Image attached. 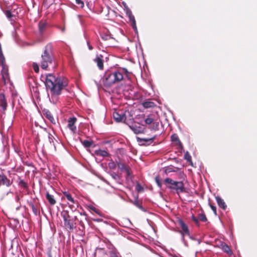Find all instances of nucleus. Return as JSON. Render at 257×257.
<instances>
[{
	"instance_id": "0eeeda50",
	"label": "nucleus",
	"mask_w": 257,
	"mask_h": 257,
	"mask_svg": "<svg viewBox=\"0 0 257 257\" xmlns=\"http://www.w3.org/2000/svg\"><path fill=\"white\" fill-rule=\"evenodd\" d=\"M179 223L182 229V231H179L182 235V240L184 242V244L186 245L184 238V233L188 235L189 234L188 227L187 225L184 223V222L181 219L179 220Z\"/></svg>"
},
{
	"instance_id": "dca6fc26",
	"label": "nucleus",
	"mask_w": 257,
	"mask_h": 257,
	"mask_svg": "<svg viewBox=\"0 0 257 257\" xmlns=\"http://www.w3.org/2000/svg\"><path fill=\"white\" fill-rule=\"evenodd\" d=\"M118 168L122 172L125 173L126 176L130 175L129 169L123 163L120 162L117 163Z\"/></svg>"
},
{
	"instance_id": "c9c22d12",
	"label": "nucleus",
	"mask_w": 257,
	"mask_h": 257,
	"mask_svg": "<svg viewBox=\"0 0 257 257\" xmlns=\"http://www.w3.org/2000/svg\"><path fill=\"white\" fill-rule=\"evenodd\" d=\"M76 3L80 5L81 7H83L84 6V3L81 0H75Z\"/></svg>"
},
{
	"instance_id": "f704fd0d",
	"label": "nucleus",
	"mask_w": 257,
	"mask_h": 257,
	"mask_svg": "<svg viewBox=\"0 0 257 257\" xmlns=\"http://www.w3.org/2000/svg\"><path fill=\"white\" fill-rule=\"evenodd\" d=\"M33 68L34 71L36 73L39 72V66H38L37 63H33Z\"/></svg>"
},
{
	"instance_id": "ea45409f",
	"label": "nucleus",
	"mask_w": 257,
	"mask_h": 257,
	"mask_svg": "<svg viewBox=\"0 0 257 257\" xmlns=\"http://www.w3.org/2000/svg\"><path fill=\"white\" fill-rule=\"evenodd\" d=\"M192 219L194 221V222L196 224H198V219L195 217L194 215H192Z\"/></svg>"
},
{
	"instance_id": "ddd939ff",
	"label": "nucleus",
	"mask_w": 257,
	"mask_h": 257,
	"mask_svg": "<svg viewBox=\"0 0 257 257\" xmlns=\"http://www.w3.org/2000/svg\"><path fill=\"white\" fill-rule=\"evenodd\" d=\"M63 194L64 196L62 197V199H64V197H65L70 202V203H68L69 207L72 208L73 205L76 203L75 200L68 192H63Z\"/></svg>"
},
{
	"instance_id": "6ab92c4d",
	"label": "nucleus",
	"mask_w": 257,
	"mask_h": 257,
	"mask_svg": "<svg viewBox=\"0 0 257 257\" xmlns=\"http://www.w3.org/2000/svg\"><path fill=\"white\" fill-rule=\"evenodd\" d=\"M17 182L18 186L21 188L26 189L28 188L27 183L22 179L20 176H18Z\"/></svg>"
},
{
	"instance_id": "7ed1b4c3",
	"label": "nucleus",
	"mask_w": 257,
	"mask_h": 257,
	"mask_svg": "<svg viewBox=\"0 0 257 257\" xmlns=\"http://www.w3.org/2000/svg\"><path fill=\"white\" fill-rule=\"evenodd\" d=\"M52 45L51 44H49L46 45L45 50H44L43 54H42V60L41 61V67L43 69H46L49 64L52 63L53 58L50 55Z\"/></svg>"
},
{
	"instance_id": "bb28decb",
	"label": "nucleus",
	"mask_w": 257,
	"mask_h": 257,
	"mask_svg": "<svg viewBox=\"0 0 257 257\" xmlns=\"http://www.w3.org/2000/svg\"><path fill=\"white\" fill-rule=\"evenodd\" d=\"M92 144H93V142L92 141H88V140H84L82 142L83 145L85 148H89V147H90L91 146V145H92Z\"/></svg>"
},
{
	"instance_id": "4468645a",
	"label": "nucleus",
	"mask_w": 257,
	"mask_h": 257,
	"mask_svg": "<svg viewBox=\"0 0 257 257\" xmlns=\"http://www.w3.org/2000/svg\"><path fill=\"white\" fill-rule=\"evenodd\" d=\"M2 67V77L4 80V83H6L9 81V73H8V69L5 66V63H4V65H1Z\"/></svg>"
},
{
	"instance_id": "20e7f679",
	"label": "nucleus",
	"mask_w": 257,
	"mask_h": 257,
	"mask_svg": "<svg viewBox=\"0 0 257 257\" xmlns=\"http://www.w3.org/2000/svg\"><path fill=\"white\" fill-rule=\"evenodd\" d=\"M61 216L64 221V226L66 229L71 231L75 227V223L73 218L70 216L68 211L63 210Z\"/></svg>"
},
{
	"instance_id": "37998d69",
	"label": "nucleus",
	"mask_w": 257,
	"mask_h": 257,
	"mask_svg": "<svg viewBox=\"0 0 257 257\" xmlns=\"http://www.w3.org/2000/svg\"><path fill=\"white\" fill-rule=\"evenodd\" d=\"M87 44L89 50H92L93 49V47L90 44V43L88 41L87 42Z\"/></svg>"
},
{
	"instance_id": "2f4dec72",
	"label": "nucleus",
	"mask_w": 257,
	"mask_h": 257,
	"mask_svg": "<svg viewBox=\"0 0 257 257\" xmlns=\"http://www.w3.org/2000/svg\"><path fill=\"white\" fill-rule=\"evenodd\" d=\"M108 166L109 168L112 169H114L116 167L115 163L112 161H111V162L108 163Z\"/></svg>"
},
{
	"instance_id": "423d86ee",
	"label": "nucleus",
	"mask_w": 257,
	"mask_h": 257,
	"mask_svg": "<svg viewBox=\"0 0 257 257\" xmlns=\"http://www.w3.org/2000/svg\"><path fill=\"white\" fill-rule=\"evenodd\" d=\"M124 11L125 12L126 16L128 17L130 21L131 22V25L135 32H137V28L136 25V22L135 20V17L132 14V11L131 10L127 7V6L124 5Z\"/></svg>"
},
{
	"instance_id": "5701e85b",
	"label": "nucleus",
	"mask_w": 257,
	"mask_h": 257,
	"mask_svg": "<svg viewBox=\"0 0 257 257\" xmlns=\"http://www.w3.org/2000/svg\"><path fill=\"white\" fill-rule=\"evenodd\" d=\"M171 139L172 142L175 143L176 145L179 147H182V144L180 141L178 136L177 134H174L171 137Z\"/></svg>"
},
{
	"instance_id": "c756f323",
	"label": "nucleus",
	"mask_w": 257,
	"mask_h": 257,
	"mask_svg": "<svg viewBox=\"0 0 257 257\" xmlns=\"http://www.w3.org/2000/svg\"><path fill=\"white\" fill-rule=\"evenodd\" d=\"M101 38L104 40H108L112 38L109 34H103L101 36Z\"/></svg>"
},
{
	"instance_id": "2eb2a0df",
	"label": "nucleus",
	"mask_w": 257,
	"mask_h": 257,
	"mask_svg": "<svg viewBox=\"0 0 257 257\" xmlns=\"http://www.w3.org/2000/svg\"><path fill=\"white\" fill-rule=\"evenodd\" d=\"M94 61L96 63L99 69L102 70L103 69V56L101 55H97Z\"/></svg>"
},
{
	"instance_id": "de8ad7c7",
	"label": "nucleus",
	"mask_w": 257,
	"mask_h": 257,
	"mask_svg": "<svg viewBox=\"0 0 257 257\" xmlns=\"http://www.w3.org/2000/svg\"><path fill=\"white\" fill-rule=\"evenodd\" d=\"M9 193L13 194V192H12V191H9V192H7V195H8Z\"/></svg>"
},
{
	"instance_id": "b1692460",
	"label": "nucleus",
	"mask_w": 257,
	"mask_h": 257,
	"mask_svg": "<svg viewBox=\"0 0 257 257\" xmlns=\"http://www.w3.org/2000/svg\"><path fill=\"white\" fill-rule=\"evenodd\" d=\"M221 249L224 252H226L229 255L232 254V251L230 249L229 246L226 244H222Z\"/></svg>"
},
{
	"instance_id": "e433bc0d",
	"label": "nucleus",
	"mask_w": 257,
	"mask_h": 257,
	"mask_svg": "<svg viewBox=\"0 0 257 257\" xmlns=\"http://www.w3.org/2000/svg\"><path fill=\"white\" fill-rule=\"evenodd\" d=\"M156 182L157 183V185L159 187H161V186H162L161 182L160 181V180H159V179L158 177L156 178Z\"/></svg>"
},
{
	"instance_id": "c85d7f7f",
	"label": "nucleus",
	"mask_w": 257,
	"mask_h": 257,
	"mask_svg": "<svg viewBox=\"0 0 257 257\" xmlns=\"http://www.w3.org/2000/svg\"><path fill=\"white\" fill-rule=\"evenodd\" d=\"M46 27V24L44 22H40L39 24V29L41 33H42Z\"/></svg>"
},
{
	"instance_id": "79ce46f5",
	"label": "nucleus",
	"mask_w": 257,
	"mask_h": 257,
	"mask_svg": "<svg viewBox=\"0 0 257 257\" xmlns=\"http://www.w3.org/2000/svg\"><path fill=\"white\" fill-rule=\"evenodd\" d=\"M173 171L171 168H167L165 169L166 173H170Z\"/></svg>"
},
{
	"instance_id": "aec40b11",
	"label": "nucleus",
	"mask_w": 257,
	"mask_h": 257,
	"mask_svg": "<svg viewBox=\"0 0 257 257\" xmlns=\"http://www.w3.org/2000/svg\"><path fill=\"white\" fill-rule=\"evenodd\" d=\"M46 198L47 200L48 201L49 203L51 205H54L56 204V201L54 198L53 195H51L49 192H47L46 193Z\"/></svg>"
},
{
	"instance_id": "39448f33",
	"label": "nucleus",
	"mask_w": 257,
	"mask_h": 257,
	"mask_svg": "<svg viewBox=\"0 0 257 257\" xmlns=\"http://www.w3.org/2000/svg\"><path fill=\"white\" fill-rule=\"evenodd\" d=\"M129 127L135 134H144L145 132L146 128L144 125L136 121L127 123Z\"/></svg>"
},
{
	"instance_id": "393cba45",
	"label": "nucleus",
	"mask_w": 257,
	"mask_h": 257,
	"mask_svg": "<svg viewBox=\"0 0 257 257\" xmlns=\"http://www.w3.org/2000/svg\"><path fill=\"white\" fill-rule=\"evenodd\" d=\"M143 105L145 108H150L154 107L155 104L153 102L150 101H146L143 103Z\"/></svg>"
},
{
	"instance_id": "1a4fd4ad",
	"label": "nucleus",
	"mask_w": 257,
	"mask_h": 257,
	"mask_svg": "<svg viewBox=\"0 0 257 257\" xmlns=\"http://www.w3.org/2000/svg\"><path fill=\"white\" fill-rule=\"evenodd\" d=\"M113 117L115 120L117 122H123L127 124V122L126 121V116L125 114L122 112L119 113L117 111H114L113 113Z\"/></svg>"
},
{
	"instance_id": "412c9836",
	"label": "nucleus",
	"mask_w": 257,
	"mask_h": 257,
	"mask_svg": "<svg viewBox=\"0 0 257 257\" xmlns=\"http://www.w3.org/2000/svg\"><path fill=\"white\" fill-rule=\"evenodd\" d=\"M95 154L97 156L107 157L109 156V153L105 150L98 149L94 152Z\"/></svg>"
},
{
	"instance_id": "473e14b6",
	"label": "nucleus",
	"mask_w": 257,
	"mask_h": 257,
	"mask_svg": "<svg viewBox=\"0 0 257 257\" xmlns=\"http://www.w3.org/2000/svg\"><path fill=\"white\" fill-rule=\"evenodd\" d=\"M6 17L9 19H11L12 17H13V15L12 14V12L10 11L7 10L5 13Z\"/></svg>"
},
{
	"instance_id": "a19ab883",
	"label": "nucleus",
	"mask_w": 257,
	"mask_h": 257,
	"mask_svg": "<svg viewBox=\"0 0 257 257\" xmlns=\"http://www.w3.org/2000/svg\"><path fill=\"white\" fill-rule=\"evenodd\" d=\"M31 206L33 211L35 214H36L37 212V209L35 208V206L33 204H32Z\"/></svg>"
},
{
	"instance_id": "6e6552de",
	"label": "nucleus",
	"mask_w": 257,
	"mask_h": 257,
	"mask_svg": "<svg viewBox=\"0 0 257 257\" xmlns=\"http://www.w3.org/2000/svg\"><path fill=\"white\" fill-rule=\"evenodd\" d=\"M7 102L4 93H0V112L5 114L7 108Z\"/></svg>"
},
{
	"instance_id": "a18cd8bd",
	"label": "nucleus",
	"mask_w": 257,
	"mask_h": 257,
	"mask_svg": "<svg viewBox=\"0 0 257 257\" xmlns=\"http://www.w3.org/2000/svg\"><path fill=\"white\" fill-rule=\"evenodd\" d=\"M15 199H16V201L17 202H19L20 198H19V196L17 195V196H16V198H15Z\"/></svg>"
},
{
	"instance_id": "9d476101",
	"label": "nucleus",
	"mask_w": 257,
	"mask_h": 257,
	"mask_svg": "<svg viewBox=\"0 0 257 257\" xmlns=\"http://www.w3.org/2000/svg\"><path fill=\"white\" fill-rule=\"evenodd\" d=\"M77 121V119L75 117H70L68 119L67 127L73 133L75 134L76 132V126L75 124Z\"/></svg>"
},
{
	"instance_id": "a211bd4d",
	"label": "nucleus",
	"mask_w": 257,
	"mask_h": 257,
	"mask_svg": "<svg viewBox=\"0 0 257 257\" xmlns=\"http://www.w3.org/2000/svg\"><path fill=\"white\" fill-rule=\"evenodd\" d=\"M175 181H174L173 180L170 178H167L164 180V184H165L166 187L170 189H172L171 187L175 184ZM175 184H177L178 185H179L180 184V183H175Z\"/></svg>"
},
{
	"instance_id": "f8f14e48",
	"label": "nucleus",
	"mask_w": 257,
	"mask_h": 257,
	"mask_svg": "<svg viewBox=\"0 0 257 257\" xmlns=\"http://www.w3.org/2000/svg\"><path fill=\"white\" fill-rule=\"evenodd\" d=\"M175 183H180V184L178 185L177 184L175 183L171 187L172 190H175L178 194L183 192L184 190L183 183L182 181H175Z\"/></svg>"
},
{
	"instance_id": "4c0bfd02",
	"label": "nucleus",
	"mask_w": 257,
	"mask_h": 257,
	"mask_svg": "<svg viewBox=\"0 0 257 257\" xmlns=\"http://www.w3.org/2000/svg\"><path fill=\"white\" fill-rule=\"evenodd\" d=\"M134 204H135L136 206H137L138 208H140L141 209H142V210H143V207H142V206H141V205L139 204V202H138V200H136V201H135V202H134Z\"/></svg>"
},
{
	"instance_id": "f257e3e1",
	"label": "nucleus",
	"mask_w": 257,
	"mask_h": 257,
	"mask_svg": "<svg viewBox=\"0 0 257 257\" xmlns=\"http://www.w3.org/2000/svg\"><path fill=\"white\" fill-rule=\"evenodd\" d=\"M45 84L50 101L56 104L62 90L68 85V79L64 77H56L52 74H48L45 76Z\"/></svg>"
},
{
	"instance_id": "cd10ccee",
	"label": "nucleus",
	"mask_w": 257,
	"mask_h": 257,
	"mask_svg": "<svg viewBox=\"0 0 257 257\" xmlns=\"http://www.w3.org/2000/svg\"><path fill=\"white\" fill-rule=\"evenodd\" d=\"M5 63V57L3 54V52L1 48L0 47V64L1 65H4Z\"/></svg>"
},
{
	"instance_id": "58836bf2",
	"label": "nucleus",
	"mask_w": 257,
	"mask_h": 257,
	"mask_svg": "<svg viewBox=\"0 0 257 257\" xmlns=\"http://www.w3.org/2000/svg\"><path fill=\"white\" fill-rule=\"evenodd\" d=\"M210 206L211 208V209L212 210V211H213V212L215 214H216V208L215 206L213 205H211L210 204Z\"/></svg>"
},
{
	"instance_id": "9b49d317",
	"label": "nucleus",
	"mask_w": 257,
	"mask_h": 257,
	"mask_svg": "<svg viewBox=\"0 0 257 257\" xmlns=\"http://www.w3.org/2000/svg\"><path fill=\"white\" fill-rule=\"evenodd\" d=\"M155 139V136L150 138L137 137V140L141 145H149L153 142Z\"/></svg>"
},
{
	"instance_id": "f03ea898",
	"label": "nucleus",
	"mask_w": 257,
	"mask_h": 257,
	"mask_svg": "<svg viewBox=\"0 0 257 257\" xmlns=\"http://www.w3.org/2000/svg\"><path fill=\"white\" fill-rule=\"evenodd\" d=\"M129 72L126 68H119L118 69H111L105 72L104 75V84L106 86L120 82L124 78L125 75L128 77Z\"/></svg>"
},
{
	"instance_id": "a878e982",
	"label": "nucleus",
	"mask_w": 257,
	"mask_h": 257,
	"mask_svg": "<svg viewBox=\"0 0 257 257\" xmlns=\"http://www.w3.org/2000/svg\"><path fill=\"white\" fill-rule=\"evenodd\" d=\"M154 121V118L152 117V115H149L147 116V117L145 119V122L147 124H151Z\"/></svg>"
},
{
	"instance_id": "4be33fe9",
	"label": "nucleus",
	"mask_w": 257,
	"mask_h": 257,
	"mask_svg": "<svg viewBox=\"0 0 257 257\" xmlns=\"http://www.w3.org/2000/svg\"><path fill=\"white\" fill-rule=\"evenodd\" d=\"M215 199L219 206L225 210L227 206L224 200L219 196L215 197Z\"/></svg>"
},
{
	"instance_id": "f3484780",
	"label": "nucleus",
	"mask_w": 257,
	"mask_h": 257,
	"mask_svg": "<svg viewBox=\"0 0 257 257\" xmlns=\"http://www.w3.org/2000/svg\"><path fill=\"white\" fill-rule=\"evenodd\" d=\"M43 114L45 115V116L47 119H48L51 123H52L53 124L55 123V120L54 118L52 113L50 112V111L49 110H47V109H44L43 110Z\"/></svg>"
},
{
	"instance_id": "49530a36",
	"label": "nucleus",
	"mask_w": 257,
	"mask_h": 257,
	"mask_svg": "<svg viewBox=\"0 0 257 257\" xmlns=\"http://www.w3.org/2000/svg\"><path fill=\"white\" fill-rule=\"evenodd\" d=\"M61 31L62 32H64V31H65V28H64V27L62 28L61 29Z\"/></svg>"
},
{
	"instance_id": "c03bdc74",
	"label": "nucleus",
	"mask_w": 257,
	"mask_h": 257,
	"mask_svg": "<svg viewBox=\"0 0 257 257\" xmlns=\"http://www.w3.org/2000/svg\"><path fill=\"white\" fill-rule=\"evenodd\" d=\"M111 176L113 178L115 179L117 177V175L116 173H113L111 174Z\"/></svg>"
},
{
	"instance_id": "7c9ffc66",
	"label": "nucleus",
	"mask_w": 257,
	"mask_h": 257,
	"mask_svg": "<svg viewBox=\"0 0 257 257\" xmlns=\"http://www.w3.org/2000/svg\"><path fill=\"white\" fill-rule=\"evenodd\" d=\"M198 218L201 221L203 222H205L207 220V218L204 214H200L199 215Z\"/></svg>"
},
{
	"instance_id": "72a5a7b5",
	"label": "nucleus",
	"mask_w": 257,
	"mask_h": 257,
	"mask_svg": "<svg viewBox=\"0 0 257 257\" xmlns=\"http://www.w3.org/2000/svg\"><path fill=\"white\" fill-rule=\"evenodd\" d=\"M184 158H185V159L187 161L191 162V156L189 154V153H188V152H187L185 154Z\"/></svg>"
}]
</instances>
